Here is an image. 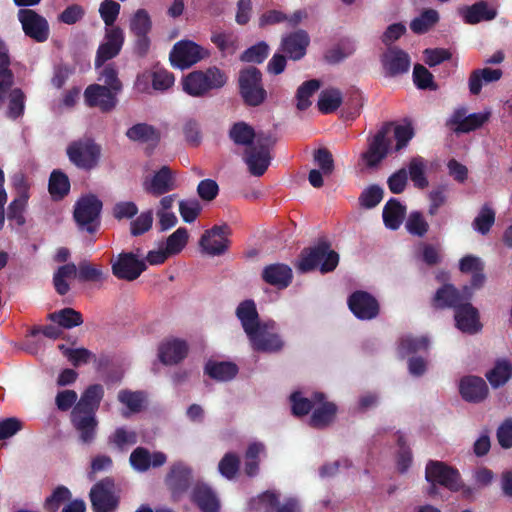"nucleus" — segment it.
I'll list each match as a JSON object with an SVG mask.
<instances>
[{
	"mask_svg": "<svg viewBox=\"0 0 512 512\" xmlns=\"http://www.w3.org/2000/svg\"><path fill=\"white\" fill-rule=\"evenodd\" d=\"M348 306L351 312L361 320H371L379 314L377 299L368 292L355 291L348 298Z\"/></svg>",
	"mask_w": 512,
	"mask_h": 512,
	"instance_id": "13",
	"label": "nucleus"
},
{
	"mask_svg": "<svg viewBox=\"0 0 512 512\" xmlns=\"http://www.w3.org/2000/svg\"><path fill=\"white\" fill-rule=\"evenodd\" d=\"M183 91L192 97H203L207 90L203 83L202 70L190 72L182 79Z\"/></svg>",
	"mask_w": 512,
	"mask_h": 512,
	"instance_id": "48",
	"label": "nucleus"
},
{
	"mask_svg": "<svg viewBox=\"0 0 512 512\" xmlns=\"http://www.w3.org/2000/svg\"><path fill=\"white\" fill-rule=\"evenodd\" d=\"M472 296L469 287H464L461 292L450 284L443 285L437 290L434 297V305L439 308L453 307L456 309L463 302L468 301Z\"/></svg>",
	"mask_w": 512,
	"mask_h": 512,
	"instance_id": "23",
	"label": "nucleus"
},
{
	"mask_svg": "<svg viewBox=\"0 0 512 512\" xmlns=\"http://www.w3.org/2000/svg\"><path fill=\"white\" fill-rule=\"evenodd\" d=\"M266 455V446L263 442L252 441L248 444L244 454V473L249 477L258 475L261 457Z\"/></svg>",
	"mask_w": 512,
	"mask_h": 512,
	"instance_id": "31",
	"label": "nucleus"
},
{
	"mask_svg": "<svg viewBox=\"0 0 512 512\" xmlns=\"http://www.w3.org/2000/svg\"><path fill=\"white\" fill-rule=\"evenodd\" d=\"M166 460L167 457L163 452L150 453L143 447H137L129 458L130 465L138 472H145L151 467H160Z\"/></svg>",
	"mask_w": 512,
	"mask_h": 512,
	"instance_id": "27",
	"label": "nucleus"
},
{
	"mask_svg": "<svg viewBox=\"0 0 512 512\" xmlns=\"http://www.w3.org/2000/svg\"><path fill=\"white\" fill-rule=\"evenodd\" d=\"M101 201L93 196L81 197L75 204L74 218L78 226L88 232H93L98 224Z\"/></svg>",
	"mask_w": 512,
	"mask_h": 512,
	"instance_id": "8",
	"label": "nucleus"
},
{
	"mask_svg": "<svg viewBox=\"0 0 512 512\" xmlns=\"http://www.w3.org/2000/svg\"><path fill=\"white\" fill-rule=\"evenodd\" d=\"M151 26V19L143 9L137 10L130 20V29L135 35H148Z\"/></svg>",
	"mask_w": 512,
	"mask_h": 512,
	"instance_id": "62",
	"label": "nucleus"
},
{
	"mask_svg": "<svg viewBox=\"0 0 512 512\" xmlns=\"http://www.w3.org/2000/svg\"><path fill=\"white\" fill-rule=\"evenodd\" d=\"M310 43L309 35L304 30H298L282 37L280 50L291 60H299L306 54Z\"/></svg>",
	"mask_w": 512,
	"mask_h": 512,
	"instance_id": "20",
	"label": "nucleus"
},
{
	"mask_svg": "<svg viewBox=\"0 0 512 512\" xmlns=\"http://www.w3.org/2000/svg\"><path fill=\"white\" fill-rule=\"evenodd\" d=\"M137 438L138 436L135 430L119 427L109 436V444L120 451H124L136 444Z\"/></svg>",
	"mask_w": 512,
	"mask_h": 512,
	"instance_id": "50",
	"label": "nucleus"
},
{
	"mask_svg": "<svg viewBox=\"0 0 512 512\" xmlns=\"http://www.w3.org/2000/svg\"><path fill=\"white\" fill-rule=\"evenodd\" d=\"M407 231L416 236H423L428 231V223L419 212H412L406 220Z\"/></svg>",
	"mask_w": 512,
	"mask_h": 512,
	"instance_id": "64",
	"label": "nucleus"
},
{
	"mask_svg": "<svg viewBox=\"0 0 512 512\" xmlns=\"http://www.w3.org/2000/svg\"><path fill=\"white\" fill-rule=\"evenodd\" d=\"M104 389L101 385L95 384L88 387L82 394L80 400L76 403V407L92 410L96 412L100 401L103 397Z\"/></svg>",
	"mask_w": 512,
	"mask_h": 512,
	"instance_id": "51",
	"label": "nucleus"
},
{
	"mask_svg": "<svg viewBox=\"0 0 512 512\" xmlns=\"http://www.w3.org/2000/svg\"><path fill=\"white\" fill-rule=\"evenodd\" d=\"M18 20L26 36L36 42H45L49 37V24L41 15L31 9H20Z\"/></svg>",
	"mask_w": 512,
	"mask_h": 512,
	"instance_id": "11",
	"label": "nucleus"
},
{
	"mask_svg": "<svg viewBox=\"0 0 512 512\" xmlns=\"http://www.w3.org/2000/svg\"><path fill=\"white\" fill-rule=\"evenodd\" d=\"M146 268V262L142 258L140 249H137L136 252H122L111 260L113 275L125 281L136 280Z\"/></svg>",
	"mask_w": 512,
	"mask_h": 512,
	"instance_id": "5",
	"label": "nucleus"
},
{
	"mask_svg": "<svg viewBox=\"0 0 512 512\" xmlns=\"http://www.w3.org/2000/svg\"><path fill=\"white\" fill-rule=\"evenodd\" d=\"M75 277H78L77 267L75 264L69 263L59 267L53 277L54 287L56 291L60 295L66 294L70 289L68 281Z\"/></svg>",
	"mask_w": 512,
	"mask_h": 512,
	"instance_id": "47",
	"label": "nucleus"
},
{
	"mask_svg": "<svg viewBox=\"0 0 512 512\" xmlns=\"http://www.w3.org/2000/svg\"><path fill=\"white\" fill-rule=\"evenodd\" d=\"M430 345V339L426 335H405L398 344V354L405 357L409 354L427 350Z\"/></svg>",
	"mask_w": 512,
	"mask_h": 512,
	"instance_id": "41",
	"label": "nucleus"
},
{
	"mask_svg": "<svg viewBox=\"0 0 512 512\" xmlns=\"http://www.w3.org/2000/svg\"><path fill=\"white\" fill-rule=\"evenodd\" d=\"M459 268L461 272L471 274L474 288H479L483 284V262L479 257L473 255L463 257L459 262Z\"/></svg>",
	"mask_w": 512,
	"mask_h": 512,
	"instance_id": "42",
	"label": "nucleus"
},
{
	"mask_svg": "<svg viewBox=\"0 0 512 512\" xmlns=\"http://www.w3.org/2000/svg\"><path fill=\"white\" fill-rule=\"evenodd\" d=\"M50 319L64 328H73L82 324L83 319L79 312L72 308H65L50 315Z\"/></svg>",
	"mask_w": 512,
	"mask_h": 512,
	"instance_id": "54",
	"label": "nucleus"
},
{
	"mask_svg": "<svg viewBox=\"0 0 512 512\" xmlns=\"http://www.w3.org/2000/svg\"><path fill=\"white\" fill-rule=\"evenodd\" d=\"M202 77L207 93L211 90L222 88L228 79L225 72L217 67H210L206 70H202Z\"/></svg>",
	"mask_w": 512,
	"mask_h": 512,
	"instance_id": "55",
	"label": "nucleus"
},
{
	"mask_svg": "<svg viewBox=\"0 0 512 512\" xmlns=\"http://www.w3.org/2000/svg\"><path fill=\"white\" fill-rule=\"evenodd\" d=\"M211 40L226 55L233 54L238 48L237 37L233 33H216Z\"/></svg>",
	"mask_w": 512,
	"mask_h": 512,
	"instance_id": "63",
	"label": "nucleus"
},
{
	"mask_svg": "<svg viewBox=\"0 0 512 512\" xmlns=\"http://www.w3.org/2000/svg\"><path fill=\"white\" fill-rule=\"evenodd\" d=\"M235 314L237 319L248 336L262 321L259 319L256 304L253 300H244L240 302L236 308Z\"/></svg>",
	"mask_w": 512,
	"mask_h": 512,
	"instance_id": "30",
	"label": "nucleus"
},
{
	"mask_svg": "<svg viewBox=\"0 0 512 512\" xmlns=\"http://www.w3.org/2000/svg\"><path fill=\"white\" fill-rule=\"evenodd\" d=\"M440 16L435 9H424L410 23V29L416 34H424L432 29L439 21Z\"/></svg>",
	"mask_w": 512,
	"mask_h": 512,
	"instance_id": "46",
	"label": "nucleus"
},
{
	"mask_svg": "<svg viewBox=\"0 0 512 512\" xmlns=\"http://www.w3.org/2000/svg\"><path fill=\"white\" fill-rule=\"evenodd\" d=\"M292 412L296 416H303L308 414L314 409V394L310 397L304 395L302 392H294L290 396Z\"/></svg>",
	"mask_w": 512,
	"mask_h": 512,
	"instance_id": "57",
	"label": "nucleus"
},
{
	"mask_svg": "<svg viewBox=\"0 0 512 512\" xmlns=\"http://www.w3.org/2000/svg\"><path fill=\"white\" fill-rule=\"evenodd\" d=\"M124 43L123 31L119 27L106 29L103 42L99 45L95 59V66L100 69L108 60L116 57Z\"/></svg>",
	"mask_w": 512,
	"mask_h": 512,
	"instance_id": "12",
	"label": "nucleus"
},
{
	"mask_svg": "<svg viewBox=\"0 0 512 512\" xmlns=\"http://www.w3.org/2000/svg\"><path fill=\"white\" fill-rule=\"evenodd\" d=\"M117 399L122 405V415L128 417L139 413L145 406V395L140 391L120 390Z\"/></svg>",
	"mask_w": 512,
	"mask_h": 512,
	"instance_id": "34",
	"label": "nucleus"
},
{
	"mask_svg": "<svg viewBox=\"0 0 512 512\" xmlns=\"http://www.w3.org/2000/svg\"><path fill=\"white\" fill-rule=\"evenodd\" d=\"M253 509L260 512H270L277 508V512H299L298 502L294 498L284 499L279 502V496L275 492L267 491L251 502Z\"/></svg>",
	"mask_w": 512,
	"mask_h": 512,
	"instance_id": "16",
	"label": "nucleus"
},
{
	"mask_svg": "<svg viewBox=\"0 0 512 512\" xmlns=\"http://www.w3.org/2000/svg\"><path fill=\"white\" fill-rule=\"evenodd\" d=\"M263 279L279 288L287 287L292 279V270L284 264H272L263 270Z\"/></svg>",
	"mask_w": 512,
	"mask_h": 512,
	"instance_id": "35",
	"label": "nucleus"
},
{
	"mask_svg": "<svg viewBox=\"0 0 512 512\" xmlns=\"http://www.w3.org/2000/svg\"><path fill=\"white\" fill-rule=\"evenodd\" d=\"M461 14L466 23L476 24L481 21H489L494 19L496 16V11L488 4L484 2H478L463 9Z\"/></svg>",
	"mask_w": 512,
	"mask_h": 512,
	"instance_id": "38",
	"label": "nucleus"
},
{
	"mask_svg": "<svg viewBox=\"0 0 512 512\" xmlns=\"http://www.w3.org/2000/svg\"><path fill=\"white\" fill-rule=\"evenodd\" d=\"M247 338L251 348L256 352L277 353L285 345L279 326L274 320H263Z\"/></svg>",
	"mask_w": 512,
	"mask_h": 512,
	"instance_id": "3",
	"label": "nucleus"
},
{
	"mask_svg": "<svg viewBox=\"0 0 512 512\" xmlns=\"http://www.w3.org/2000/svg\"><path fill=\"white\" fill-rule=\"evenodd\" d=\"M205 372L217 381H229L237 375L238 367L230 361L210 360L205 366Z\"/></svg>",
	"mask_w": 512,
	"mask_h": 512,
	"instance_id": "36",
	"label": "nucleus"
},
{
	"mask_svg": "<svg viewBox=\"0 0 512 512\" xmlns=\"http://www.w3.org/2000/svg\"><path fill=\"white\" fill-rule=\"evenodd\" d=\"M320 88L318 80H309L304 82L297 90V108L306 110L310 105V97Z\"/></svg>",
	"mask_w": 512,
	"mask_h": 512,
	"instance_id": "59",
	"label": "nucleus"
},
{
	"mask_svg": "<svg viewBox=\"0 0 512 512\" xmlns=\"http://www.w3.org/2000/svg\"><path fill=\"white\" fill-rule=\"evenodd\" d=\"M227 226H214L202 235L199 245L202 251L209 256H219L228 249L229 241Z\"/></svg>",
	"mask_w": 512,
	"mask_h": 512,
	"instance_id": "14",
	"label": "nucleus"
},
{
	"mask_svg": "<svg viewBox=\"0 0 512 512\" xmlns=\"http://www.w3.org/2000/svg\"><path fill=\"white\" fill-rule=\"evenodd\" d=\"M495 221V212L488 205H484L473 221V228L482 235L489 232Z\"/></svg>",
	"mask_w": 512,
	"mask_h": 512,
	"instance_id": "60",
	"label": "nucleus"
},
{
	"mask_svg": "<svg viewBox=\"0 0 512 512\" xmlns=\"http://www.w3.org/2000/svg\"><path fill=\"white\" fill-rule=\"evenodd\" d=\"M207 51L190 40H181L174 44L170 52V61L173 67L186 69L204 59Z\"/></svg>",
	"mask_w": 512,
	"mask_h": 512,
	"instance_id": "7",
	"label": "nucleus"
},
{
	"mask_svg": "<svg viewBox=\"0 0 512 512\" xmlns=\"http://www.w3.org/2000/svg\"><path fill=\"white\" fill-rule=\"evenodd\" d=\"M380 131H385V138L389 139V145L391 146L392 139H395L396 145L395 150L399 151L406 147L408 142L414 136V130L411 124H386L384 125Z\"/></svg>",
	"mask_w": 512,
	"mask_h": 512,
	"instance_id": "32",
	"label": "nucleus"
},
{
	"mask_svg": "<svg viewBox=\"0 0 512 512\" xmlns=\"http://www.w3.org/2000/svg\"><path fill=\"white\" fill-rule=\"evenodd\" d=\"M240 92L244 101L250 106L261 104L266 93L261 84V74L255 67H249L240 72Z\"/></svg>",
	"mask_w": 512,
	"mask_h": 512,
	"instance_id": "6",
	"label": "nucleus"
},
{
	"mask_svg": "<svg viewBox=\"0 0 512 512\" xmlns=\"http://www.w3.org/2000/svg\"><path fill=\"white\" fill-rule=\"evenodd\" d=\"M188 237L189 235L187 229L184 227H179L167 238L166 242L162 244L171 256L176 255L180 253L186 246Z\"/></svg>",
	"mask_w": 512,
	"mask_h": 512,
	"instance_id": "56",
	"label": "nucleus"
},
{
	"mask_svg": "<svg viewBox=\"0 0 512 512\" xmlns=\"http://www.w3.org/2000/svg\"><path fill=\"white\" fill-rule=\"evenodd\" d=\"M143 187L147 192L159 196L175 189L176 183L170 168L163 166L152 177L145 178Z\"/></svg>",
	"mask_w": 512,
	"mask_h": 512,
	"instance_id": "24",
	"label": "nucleus"
},
{
	"mask_svg": "<svg viewBox=\"0 0 512 512\" xmlns=\"http://www.w3.org/2000/svg\"><path fill=\"white\" fill-rule=\"evenodd\" d=\"M70 161L82 169L94 168L100 157V147L91 140H82L72 143L67 148Z\"/></svg>",
	"mask_w": 512,
	"mask_h": 512,
	"instance_id": "10",
	"label": "nucleus"
},
{
	"mask_svg": "<svg viewBox=\"0 0 512 512\" xmlns=\"http://www.w3.org/2000/svg\"><path fill=\"white\" fill-rule=\"evenodd\" d=\"M128 139L134 142L155 143L159 140L158 131L146 123H138L126 131Z\"/></svg>",
	"mask_w": 512,
	"mask_h": 512,
	"instance_id": "44",
	"label": "nucleus"
},
{
	"mask_svg": "<svg viewBox=\"0 0 512 512\" xmlns=\"http://www.w3.org/2000/svg\"><path fill=\"white\" fill-rule=\"evenodd\" d=\"M70 190V182L68 177L60 172L53 171L49 179V192L54 199H61Z\"/></svg>",
	"mask_w": 512,
	"mask_h": 512,
	"instance_id": "53",
	"label": "nucleus"
},
{
	"mask_svg": "<svg viewBox=\"0 0 512 512\" xmlns=\"http://www.w3.org/2000/svg\"><path fill=\"white\" fill-rule=\"evenodd\" d=\"M8 109L7 117L10 119H17L23 115L25 102L24 94L19 89L8 90Z\"/></svg>",
	"mask_w": 512,
	"mask_h": 512,
	"instance_id": "58",
	"label": "nucleus"
},
{
	"mask_svg": "<svg viewBox=\"0 0 512 512\" xmlns=\"http://www.w3.org/2000/svg\"><path fill=\"white\" fill-rule=\"evenodd\" d=\"M342 100V94L338 89H325L320 93L319 96V110L323 113H331L341 105Z\"/></svg>",
	"mask_w": 512,
	"mask_h": 512,
	"instance_id": "52",
	"label": "nucleus"
},
{
	"mask_svg": "<svg viewBox=\"0 0 512 512\" xmlns=\"http://www.w3.org/2000/svg\"><path fill=\"white\" fill-rule=\"evenodd\" d=\"M502 77L501 69L483 68L474 70L468 79L469 91L472 95H478L484 84L498 81Z\"/></svg>",
	"mask_w": 512,
	"mask_h": 512,
	"instance_id": "33",
	"label": "nucleus"
},
{
	"mask_svg": "<svg viewBox=\"0 0 512 512\" xmlns=\"http://www.w3.org/2000/svg\"><path fill=\"white\" fill-rule=\"evenodd\" d=\"M456 327L467 334H474L481 330L478 310L467 301L455 309Z\"/></svg>",
	"mask_w": 512,
	"mask_h": 512,
	"instance_id": "22",
	"label": "nucleus"
},
{
	"mask_svg": "<svg viewBox=\"0 0 512 512\" xmlns=\"http://www.w3.org/2000/svg\"><path fill=\"white\" fill-rule=\"evenodd\" d=\"M9 64L8 50L0 39V104L13 84V75L9 69Z\"/></svg>",
	"mask_w": 512,
	"mask_h": 512,
	"instance_id": "43",
	"label": "nucleus"
},
{
	"mask_svg": "<svg viewBox=\"0 0 512 512\" xmlns=\"http://www.w3.org/2000/svg\"><path fill=\"white\" fill-rule=\"evenodd\" d=\"M390 147L385 131L379 130L368 140V148L361 154V160L368 168L376 167L387 156Z\"/></svg>",
	"mask_w": 512,
	"mask_h": 512,
	"instance_id": "18",
	"label": "nucleus"
},
{
	"mask_svg": "<svg viewBox=\"0 0 512 512\" xmlns=\"http://www.w3.org/2000/svg\"><path fill=\"white\" fill-rule=\"evenodd\" d=\"M425 479L431 484L428 490L430 495L436 493V485H441L452 492L462 491L465 497L473 493V489L464 485L460 473L444 462L430 460L425 467Z\"/></svg>",
	"mask_w": 512,
	"mask_h": 512,
	"instance_id": "1",
	"label": "nucleus"
},
{
	"mask_svg": "<svg viewBox=\"0 0 512 512\" xmlns=\"http://www.w3.org/2000/svg\"><path fill=\"white\" fill-rule=\"evenodd\" d=\"M460 394L466 401H482L488 393L485 381L477 376H467L461 379L459 384Z\"/></svg>",
	"mask_w": 512,
	"mask_h": 512,
	"instance_id": "29",
	"label": "nucleus"
},
{
	"mask_svg": "<svg viewBox=\"0 0 512 512\" xmlns=\"http://www.w3.org/2000/svg\"><path fill=\"white\" fill-rule=\"evenodd\" d=\"M90 499L94 512H113L118 504L114 482L106 478L96 483L90 491Z\"/></svg>",
	"mask_w": 512,
	"mask_h": 512,
	"instance_id": "9",
	"label": "nucleus"
},
{
	"mask_svg": "<svg viewBox=\"0 0 512 512\" xmlns=\"http://www.w3.org/2000/svg\"><path fill=\"white\" fill-rule=\"evenodd\" d=\"M339 262V255L324 242L307 249L301 253L297 268L301 272H308L319 268L322 273L333 271Z\"/></svg>",
	"mask_w": 512,
	"mask_h": 512,
	"instance_id": "2",
	"label": "nucleus"
},
{
	"mask_svg": "<svg viewBox=\"0 0 512 512\" xmlns=\"http://www.w3.org/2000/svg\"><path fill=\"white\" fill-rule=\"evenodd\" d=\"M193 500L202 512H218L219 500L215 493L206 485H197L193 491Z\"/></svg>",
	"mask_w": 512,
	"mask_h": 512,
	"instance_id": "37",
	"label": "nucleus"
},
{
	"mask_svg": "<svg viewBox=\"0 0 512 512\" xmlns=\"http://www.w3.org/2000/svg\"><path fill=\"white\" fill-rule=\"evenodd\" d=\"M192 480V469L182 463H175L171 467L170 474L167 478V483L172 490V493L175 497L181 495L190 485Z\"/></svg>",
	"mask_w": 512,
	"mask_h": 512,
	"instance_id": "28",
	"label": "nucleus"
},
{
	"mask_svg": "<svg viewBox=\"0 0 512 512\" xmlns=\"http://www.w3.org/2000/svg\"><path fill=\"white\" fill-rule=\"evenodd\" d=\"M382 65L385 72L391 76L406 73L411 65L409 55L397 48H388L382 55Z\"/></svg>",
	"mask_w": 512,
	"mask_h": 512,
	"instance_id": "26",
	"label": "nucleus"
},
{
	"mask_svg": "<svg viewBox=\"0 0 512 512\" xmlns=\"http://www.w3.org/2000/svg\"><path fill=\"white\" fill-rule=\"evenodd\" d=\"M188 353L184 340L171 338L163 341L158 348L159 360L165 365H174L182 361Z\"/></svg>",
	"mask_w": 512,
	"mask_h": 512,
	"instance_id": "25",
	"label": "nucleus"
},
{
	"mask_svg": "<svg viewBox=\"0 0 512 512\" xmlns=\"http://www.w3.org/2000/svg\"><path fill=\"white\" fill-rule=\"evenodd\" d=\"M337 406L326 401L321 393H314V409L310 418V425L315 428H323L331 424L336 416Z\"/></svg>",
	"mask_w": 512,
	"mask_h": 512,
	"instance_id": "21",
	"label": "nucleus"
},
{
	"mask_svg": "<svg viewBox=\"0 0 512 512\" xmlns=\"http://www.w3.org/2000/svg\"><path fill=\"white\" fill-rule=\"evenodd\" d=\"M486 377L493 388H498L506 384L512 377V364L507 360H499L486 373Z\"/></svg>",
	"mask_w": 512,
	"mask_h": 512,
	"instance_id": "45",
	"label": "nucleus"
},
{
	"mask_svg": "<svg viewBox=\"0 0 512 512\" xmlns=\"http://www.w3.org/2000/svg\"><path fill=\"white\" fill-rule=\"evenodd\" d=\"M71 420L80 435L81 441L90 443L95 437L97 427L95 412L74 406Z\"/></svg>",
	"mask_w": 512,
	"mask_h": 512,
	"instance_id": "17",
	"label": "nucleus"
},
{
	"mask_svg": "<svg viewBox=\"0 0 512 512\" xmlns=\"http://www.w3.org/2000/svg\"><path fill=\"white\" fill-rule=\"evenodd\" d=\"M260 133H255L253 128L244 122L235 123L230 129V137L237 145L249 147L256 143V137Z\"/></svg>",
	"mask_w": 512,
	"mask_h": 512,
	"instance_id": "49",
	"label": "nucleus"
},
{
	"mask_svg": "<svg viewBox=\"0 0 512 512\" xmlns=\"http://www.w3.org/2000/svg\"><path fill=\"white\" fill-rule=\"evenodd\" d=\"M491 115L490 111L467 114L465 108L456 110L451 117V124L453 129L458 133H468L481 127L488 121Z\"/></svg>",
	"mask_w": 512,
	"mask_h": 512,
	"instance_id": "19",
	"label": "nucleus"
},
{
	"mask_svg": "<svg viewBox=\"0 0 512 512\" xmlns=\"http://www.w3.org/2000/svg\"><path fill=\"white\" fill-rule=\"evenodd\" d=\"M406 212L405 206H403L398 200L390 199L383 208V221L388 229L396 230L402 224L404 215Z\"/></svg>",
	"mask_w": 512,
	"mask_h": 512,
	"instance_id": "39",
	"label": "nucleus"
},
{
	"mask_svg": "<svg viewBox=\"0 0 512 512\" xmlns=\"http://www.w3.org/2000/svg\"><path fill=\"white\" fill-rule=\"evenodd\" d=\"M274 142L270 134L261 132L256 137V143L246 150L244 160L252 175L261 176L265 173L271 161L269 149Z\"/></svg>",
	"mask_w": 512,
	"mask_h": 512,
	"instance_id": "4",
	"label": "nucleus"
},
{
	"mask_svg": "<svg viewBox=\"0 0 512 512\" xmlns=\"http://www.w3.org/2000/svg\"><path fill=\"white\" fill-rule=\"evenodd\" d=\"M117 93L106 86L92 84L86 88L84 97L88 106L97 107L103 112H109L117 105Z\"/></svg>",
	"mask_w": 512,
	"mask_h": 512,
	"instance_id": "15",
	"label": "nucleus"
},
{
	"mask_svg": "<svg viewBox=\"0 0 512 512\" xmlns=\"http://www.w3.org/2000/svg\"><path fill=\"white\" fill-rule=\"evenodd\" d=\"M383 195L384 191L379 185H370L362 191L359 203L362 207L371 209L381 202Z\"/></svg>",
	"mask_w": 512,
	"mask_h": 512,
	"instance_id": "61",
	"label": "nucleus"
},
{
	"mask_svg": "<svg viewBox=\"0 0 512 512\" xmlns=\"http://www.w3.org/2000/svg\"><path fill=\"white\" fill-rule=\"evenodd\" d=\"M428 163L422 157H414L407 165V176L409 175L413 185L419 189H425L429 185L426 176Z\"/></svg>",
	"mask_w": 512,
	"mask_h": 512,
	"instance_id": "40",
	"label": "nucleus"
}]
</instances>
